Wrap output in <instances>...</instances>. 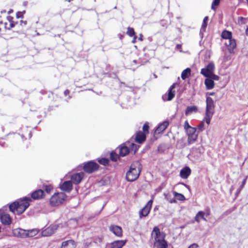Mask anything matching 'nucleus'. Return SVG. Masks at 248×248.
<instances>
[{"instance_id": "f257e3e1", "label": "nucleus", "mask_w": 248, "mask_h": 248, "mask_svg": "<svg viewBox=\"0 0 248 248\" xmlns=\"http://www.w3.org/2000/svg\"><path fill=\"white\" fill-rule=\"evenodd\" d=\"M31 201L30 197H25L13 202L9 205V210L14 214L21 215L29 207L30 202Z\"/></svg>"}, {"instance_id": "f03ea898", "label": "nucleus", "mask_w": 248, "mask_h": 248, "mask_svg": "<svg viewBox=\"0 0 248 248\" xmlns=\"http://www.w3.org/2000/svg\"><path fill=\"white\" fill-rule=\"evenodd\" d=\"M141 170V166L139 161L134 162L131 165L129 171L126 174L128 181L133 182L137 179Z\"/></svg>"}, {"instance_id": "7ed1b4c3", "label": "nucleus", "mask_w": 248, "mask_h": 248, "mask_svg": "<svg viewBox=\"0 0 248 248\" xmlns=\"http://www.w3.org/2000/svg\"><path fill=\"white\" fill-rule=\"evenodd\" d=\"M215 113L214 101L210 97H206V109L205 116L203 121H205L207 124L210 123Z\"/></svg>"}, {"instance_id": "20e7f679", "label": "nucleus", "mask_w": 248, "mask_h": 248, "mask_svg": "<svg viewBox=\"0 0 248 248\" xmlns=\"http://www.w3.org/2000/svg\"><path fill=\"white\" fill-rule=\"evenodd\" d=\"M66 195L63 192L55 193L50 199L52 206H58L62 204L66 199Z\"/></svg>"}, {"instance_id": "39448f33", "label": "nucleus", "mask_w": 248, "mask_h": 248, "mask_svg": "<svg viewBox=\"0 0 248 248\" xmlns=\"http://www.w3.org/2000/svg\"><path fill=\"white\" fill-rule=\"evenodd\" d=\"M153 238H154L155 242L166 241L165 240V235L163 232H161L157 227H155L151 233Z\"/></svg>"}, {"instance_id": "423d86ee", "label": "nucleus", "mask_w": 248, "mask_h": 248, "mask_svg": "<svg viewBox=\"0 0 248 248\" xmlns=\"http://www.w3.org/2000/svg\"><path fill=\"white\" fill-rule=\"evenodd\" d=\"M99 165L93 161H90L85 163L83 170L87 173H91L98 170Z\"/></svg>"}, {"instance_id": "0eeeda50", "label": "nucleus", "mask_w": 248, "mask_h": 248, "mask_svg": "<svg viewBox=\"0 0 248 248\" xmlns=\"http://www.w3.org/2000/svg\"><path fill=\"white\" fill-rule=\"evenodd\" d=\"M176 85V83H173L169 89L168 93L162 95V98L164 101H170L174 98L175 93L174 88Z\"/></svg>"}, {"instance_id": "6e6552de", "label": "nucleus", "mask_w": 248, "mask_h": 248, "mask_svg": "<svg viewBox=\"0 0 248 248\" xmlns=\"http://www.w3.org/2000/svg\"><path fill=\"white\" fill-rule=\"evenodd\" d=\"M153 203V201L152 200L148 201L146 205L140 210L139 212L140 217L141 218L142 217H146L148 215L150 212L152 205Z\"/></svg>"}, {"instance_id": "1a4fd4ad", "label": "nucleus", "mask_w": 248, "mask_h": 248, "mask_svg": "<svg viewBox=\"0 0 248 248\" xmlns=\"http://www.w3.org/2000/svg\"><path fill=\"white\" fill-rule=\"evenodd\" d=\"M84 173L80 172L72 174L71 176V181L75 185L79 184L84 176Z\"/></svg>"}, {"instance_id": "9d476101", "label": "nucleus", "mask_w": 248, "mask_h": 248, "mask_svg": "<svg viewBox=\"0 0 248 248\" xmlns=\"http://www.w3.org/2000/svg\"><path fill=\"white\" fill-rule=\"evenodd\" d=\"M117 150H119V155L120 156H125L130 152V148L127 145L126 143H124L118 147Z\"/></svg>"}, {"instance_id": "9b49d317", "label": "nucleus", "mask_w": 248, "mask_h": 248, "mask_svg": "<svg viewBox=\"0 0 248 248\" xmlns=\"http://www.w3.org/2000/svg\"><path fill=\"white\" fill-rule=\"evenodd\" d=\"M0 218L2 224L8 225L11 223L12 218L10 215L4 213L3 211L0 210Z\"/></svg>"}, {"instance_id": "f8f14e48", "label": "nucleus", "mask_w": 248, "mask_h": 248, "mask_svg": "<svg viewBox=\"0 0 248 248\" xmlns=\"http://www.w3.org/2000/svg\"><path fill=\"white\" fill-rule=\"evenodd\" d=\"M14 236L22 238L27 237V230L21 228L15 229L13 231Z\"/></svg>"}, {"instance_id": "ddd939ff", "label": "nucleus", "mask_w": 248, "mask_h": 248, "mask_svg": "<svg viewBox=\"0 0 248 248\" xmlns=\"http://www.w3.org/2000/svg\"><path fill=\"white\" fill-rule=\"evenodd\" d=\"M228 47L230 53H232L233 52L234 49L236 47V44L235 40L232 38L227 40L225 43Z\"/></svg>"}, {"instance_id": "4468645a", "label": "nucleus", "mask_w": 248, "mask_h": 248, "mask_svg": "<svg viewBox=\"0 0 248 248\" xmlns=\"http://www.w3.org/2000/svg\"><path fill=\"white\" fill-rule=\"evenodd\" d=\"M60 188L62 190L69 192L72 189V183L71 181H64L61 186Z\"/></svg>"}, {"instance_id": "2eb2a0df", "label": "nucleus", "mask_w": 248, "mask_h": 248, "mask_svg": "<svg viewBox=\"0 0 248 248\" xmlns=\"http://www.w3.org/2000/svg\"><path fill=\"white\" fill-rule=\"evenodd\" d=\"M109 230L118 237H121L122 236V229L120 226L111 225L109 227Z\"/></svg>"}, {"instance_id": "dca6fc26", "label": "nucleus", "mask_w": 248, "mask_h": 248, "mask_svg": "<svg viewBox=\"0 0 248 248\" xmlns=\"http://www.w3.org/2000/svg\"><path fill=\"white\" fill-rule=\"evenodd\" d=\"M191 173V170L188 167L183 168L180 172V176L182 178L186 179Z\"/></svg>"}, {"instance_id": "f3484780", "label": "nucleus", "mask_w": 248, "mask_h": 248, "mask_svg": "<svg viewBox=\"0 0 248 248\" xmlns=\"http://www.w3.org/2000/svg\"><path fill=\"white\" fill-rule=\"evenodd\" d=\"M169 122L168 121H165L162 123L160 124L156 127L155 132L160 133L164 131L168 126Z\"/></svg>"}, {"instance_id": "a211bd4d", "label": "nucleus", "mask_w": 248, "mask_h": 248, "mask_svg": "<svg viewBox=\"0 0 248 248\" xmlns=\"http://www.w3.org/2000/svg\"><path fill=\"white\" fill-rule=\"evenodd\" d=\"M146 140V135L144 133L141 131H139L137 133L135 140L139 143H141Z\"/></svg>"}, {"instance_id": "6ab92c4d", "label": "nucleus", "mask_w": 248, "mask_h": 248, "mask_svg": "<svg viewBox=\"0 0 248 248\" xmlns=\"http://www.w3.org/2000/svg\"><path fill=\"white\" fill-rule=\"evenodd\" d=\"M44 191L42 189H38L33 192L31 194V197L34 200H38L42 198L44 196Z\"/></svg>"}, {"instance_id": "aec40b11", "label": "nucleus", "mask_w": 248, "mask_h": 248, "mask_svg": "<svg viewBox=\"0 0 248 248\" xmlns=\"http://www.w3.org/2000/svg\"><path fill=\"white\" fill-rule=\"evenodd\" d=\"M198 110V107L196 106H188L185 110V115H190L193 113H197Z\"/></svg>"}, {"instance_id": "412c9836", "label": "nucleus", "mask_w": 248, "mask_h": 248, "mask_svg": "<svg viewBox=\"0 0 248 248\" xmlns=\"http://www.w3.org/2000/svg\"><path fill=\"white\" fill-rule=\"evenodd\" d=\"M126 243L125 240H117L111 243V248H122Z\"/></svg>"}, {"instance_id": "4be33fe9", "label": "nucleus", "mask_w": 248, "mask_h": 248, "mask_svg": "<svg viewBox=\"0 0 248 248\" xmlns=\"http://www.w3.org/2000/svg\"><path fill=\"white\" fill-rule=\"evenodd\" d=\"M55 230V226H49L42 232V235L45 236H50L54 232Z\"/></svg>"}, {"instance_id": "5701e85b", "label": "nucleus", "mask_w": 248, "mask_h": 248, "mask_svg": "<svg viewBox=\"0 0 248 248\" xmlns=\"http://www.w3.org/2000/svg\"><path fill=\"white\" fill-rule=\"evenodd\" d=\"M204 84L207 90H211L213 89L215 85V83L213 80V79H211L210 77L207 78L205 79Z\"/></svg>"}, {"instance_id": "b1692460", "label": "nucleus", "mask_w": 248, "mask_h": 248, "mask_svg": "<svg viewBox=\"0 0 248 248\" xmlns=\"http://www.w3.org/2000/svg\"><path fill=\"white\" fill-rule=\"evenodd\" d=\"M168 244L166 241L154 242V248H167Z\"/></svg>"}, {"instance_id": "393cba45", "label": "nucleus", "mask_w": 248, "mask_h": 248, "mask_svg": "<svg viewBox=\"0 0 248 248\" xmlns=\"http://www.w3.org/2000/svg\"><path fill=\"white\" fill-rule=\"evenodd\" d=\"M205 214V213L203 211L198 212L195 217V220L198 223L200 222L201 219L206 221V219L204 217Z\"/></svg>"}, {"instance_id": "a878e982", "label": "nucleus", "mask_w": 248, "mask_h": 248, "mask_svg": "<svg viewBox=\"0 0 248 248\" xmlns=\"http://www.w3.org/2000/svg\"><path fill=\"white\" fill-rule=\"evenodd\" d=\"M221 37L223 39L229 40L232 38V34L231 31L225 30L221 33Z\"/></svg>"}, {"instance_id": "bb28decb", "label": "nucleus", "mask_w": 248, "mask_h": 248, "mask_svg": "<svg viewBox=\"0 0 248 248\" xmlns=\"http://www.w3.org/2000/svg\"><path fill=\"white\" fill-rule=\"evenodd\" d=\"M39 232L37 229L27 230V237H31L36 235Z\"/></svg>"}, {"instance_id": "cd10ccee", "label": "nucleus", "mask_w": 248, "mask_h": 248, "mask_svg": "<svg viewBox=\"0 0 248 248\" xmlns=\"http://www.w3.org/2000/svg\"><path fill=\"white\" fill-rule=\"evenodd\" d=\"M191 69L189 68H187L183 71L181 74V78L183 79L186 78L188 75L190 74Z\"/></svg>"}, {"instance_id": "c85d7f7f", "label": "nucleus", "mask_w": 248, "mask_h": 248, "mask_svg": "<svg viewBox=\"0 0 248 248\" xmlns=\"http://www.w3.org/2000/svg\"><path fill=\"white\" fill-rule=\"evenodd\" d=\"M198 137V134H195L193 135H188V143L189 144H191L194 143L197 140Z\"/></svg>"}, {"instance_id": "c756f323", "label": "nucleus", "mask_w": 248, "mask_h": 248, "mask_svg": "<svg viewBox=\"0 0 248 248\" xmlns=\"http://www.w3.org/2000/svg\"><path fill=\"white\" fill-rule=\"evenodd\" d=\"M173 195L175 199L177 200L184 201L186 199L185 197L183 194L177 193V192L174 191Z\"/></svg>"}, {"instance_id": "7c9ffc66", "label": "nucleus", "mask_w": 248, "mask_h": 248, "mask_svg": "<svg viewBox=\"0 0 248 248\" xmlns=\"http://www.w3.org/2000/svg\"><path fill=\"white\" fill-rule=\"evenodd\" d=\"M126 144L128 145V146L129 147L130 150H131V151H133L134 153L135 154L138 149V146L134 143L128 142V143H126Z\"/></svg>"}, {"instance_id": "2f4dec72", "label": "nucleus", "mask_w": 248, "mask_h": 248, "mask_svg": "<svg viewBox=\"0 0 248 248\" xmlns=\"http://www.w3.org/2000/svg\"><path fill=\"white\" fill-rule=\"evenodd\" d=\"M201 73L206 78L210 77V75L212 74L209 71L207 70L206 67L201 69Z\"/></svg>"}, {"instance_id": "473e14b6", "label": "nucleus", "mask_w": 248, "mask_h": 248, "mask_svg": "<svg viewBox=\"0 0 248 248\" xmlns=\"http://www.w3.org/2000/svg\"><path fill=\"white\" fill-rule=\"evenodd\" d=\"M208 20V16L204 17L203 20L202 25V27L201 29V31H200L201 33L202 32V31H205V29L207 27V21Z\"/></svg>"}, {"instance_id": "72a5a7b5", "label": "nucleus", "mask_w": 248, "mask_h": 248, "mask_svg": "<svg viewBox=\"0 0 248 248\" xmlns=\"http://www.w3.org/2000/svg\"><path fill=\"white\" fill-rule=\"evenodd\" d=\"M206 68L209 71L211 74L213 72V71L215 69V65L213 62H210L209 64L206 66Z\"/></svg>"}, {"instance_id": "f704fd0d", "label": "nucleus", "mask_w": 248, "mask_h": 248, "mask_svg": "<svg viewBox=\"0 0 248 248\" xmlns=\"http://www.w3.org/2000/svg\"><path fill=\"white\" fill-rule=\"evenodd\" d=\"M98 162L101 165L107 166L108 165L109 160L106 158H102L98 159Z\"/></svg>"}, {"instance_id": "c9c22d12", "label": "nucleus", "mask_w": 248, "mask_h": 248, "mask_svg": "<svg viewBox=\"0 0 248 248\" xmlns=\"http://www.w3.org/2000/svg\"><path fill=\"white\" fill-rule=\"evenodd\" d=\"M119 155L114 152H112L110 155V158L113 161H116L119 158Z\"/></svg>"}, {"instance_id": "e433bc0d", "label": "nucleus", "mask_w": 248, "mask_h": 248, "mask_svg": "<svg viewBox=\"0 0 248 248\" xmlns=\"http://www.w3.org/2000/svg\"><path fill=\"white\" fill-rule=\"evenodd\" d=\"M68 243H73V240H69L64 241L62 244L61 248H69V244Z\"/></svg>"}, {"instance_id": "4c0bfd02", "label": "nucleus", "mask_w": 248, "mask_h": 248, "mask_svg": "<svg viewBox=\"0 0 248 248\" xmlns=\"http://www.w3.org/2000/svg\"><path fill=\"white\" fill-rule=\"evenodd\" d=\"M186 134L188 135H193L196 134V128L191 127V128L187 129L186 131Z\"/></svg>"}, {"instance_id": "58836bf2", "label": "nucleus", "mask_w": 248, "mask_h": 248, "mask_svg": "<svg viewBox=\"0 0 248 248\" xmlns=\"http://www.w3.org/2000/svg\"><path fill=\"white\" fill-rule=\"evenodd\" d=\"M43 187L47 193H49L53 189L52 186L50 185H44Z\"/></svg>"}, {"instance_id": "ea45409f", "label": "nucleus", "mask_w": 248, "mask_h": 248, "mask_svg": "<svg viewBox=\"0 0 248 248\" xmlns=\"http://www.w3.org/2000/svg\"><path fill=\"white\" fill-rule=\"evenodd\" d=\"M127 34L130 37H133V36L135 35V32L134 31V30L132 28L128 27L127 28V31L126 32Z\"/></svg>"}, {"instance_id": "a19ab883", "label": "nucleus", "mask_w": 248, "mask_h": 248, "mask_svg": "<svg viewBox=\"0 0 248 248\" xmlns=\"http://www.w3.org/2000/svg\"><path fill=\"white\" fill-rule=\"evenodd\" d=\"M220 0H213L212 3V6H211V8L212 10H216L215 7L219 5V4L220 3Z\"/></svg>"}, {"instance_id": "79ce46f5", "label": "nucleus", "mask_w": 248, "mask_h": 248, "mask_svg": "<svg viewBox=\"0 0 248 248\" xmlns=\"http://www.w3.org/2000/svg\"><path fill=\"white\" fill-rule=\"evenodd\" d=\"M204 122L202 121V122L198 126V132H200L202 131L203 127H204Z\"/></svg>"}, {"instance_id": "37998d69", "label": "nucleus", "mask_w": 248, "mask_h": 248, "mask_svg": "<svg viewBox=\"0 0 248 248\" xmlns=\"http://www.w3.org/2000/svg\"><path fill=\"white\" fill-rule=\"evenodd\" d=\"M149 126L148 125V124L147 123H145L144 124L143 127H142V130L144 132H148Z\"/></svg>"}, {"instance_id": "c03bdc74", "label": "nucleus", "mask_w": 248, "mask_h": 248, "mask_svg": "<svg viewBox=\"0 0 248 248\" xmlns=\"http://www.w3.org/2000/svg\"><path fill=\"white\" fill-rule=\"evenodd\" d=\"M184 127V129L186 131L187 129L191 128L192 126H191L189 124L188 121L186 120L185 122Z\"/></svg>"}, {"instance_id": "a18cd8bd", "label": "nucleus", "mask_w": 248, "mask_h": 248, "mask_svg": "<svg viewBox=\"0 0 248 248\" xmlns=\"http://www.w3.org/2000/svg\"><path fill=\"white\" fill-rule=\"evenodd\" d=\"M211 79H213V80L214 81V80H218L219 78V77L217 76V75H216L215 74H213L211 76V78H210Z\"/></svg>"}, {"instance_id": "49530a36", "label": "nucleus", "mask_w": 248, "mask_h": 248, "mask_svg": "<svg viewBox=\"0 0 248 248\" xmlns=\"http://www.w3.org/2000/svg\"><path fill=\"white\" fill-rule=\"evenodd\" d=\"M247 176L243 180L242 182V184L240 186V188L241 189H242L244 186L245 185L246 183V181H247Z\"/></svg>"}, {"instance_id": "de8ad7c7", "label": "nucleus", "mask_w": 248, "mask_h": 248, "mask_svg": "<svg viewBox=\"0 0 248 248\" xmlns=\"http://www.w3.org/2000/svg\"><path fill=\"white\" fill-rule=\"evenodd\" d=\"M199 246L196 243L190 245L188 248H198Z\"/></svg>"}, {"instance_id": "09e8293b", "label": "nucleus", "mask_w": 248, "mask_h": 248, "mask_svg": "<svg viewBox=\"0 0 248 248\" xmlns=\"http://www.w3.org/2000/svg\"><path fill=\"white\" fill-rule=\"evenodd\" d=\"M245 18L243 17H239L238 18V22L241 24H244V23L243 22V20H245Z\"/></svg>"}, {"instance_id": "8fccbe9b", "label": "nucleus", "mask_w": 248, "mask_h": 248, "mask_svg": "<svg viewBox=\"0 0 248 248\" xmlns=\"http://www.w3.org/2000/svg\"><path fill=\"white\" fill-rule=\"evenodd\" d=\"M16 17L17 18H20L23 17L22 13L20 12H18L16 13Z\"/></svg>"}, {"instance_id": "3c124183", "label": "nucleus", "mask_w": 248, "mask_h": 248, "mask_svg": "<svg viewBox=\"0 0 248 248\" xmlns=\"http://www.w3.org/2000/svg\"><path fill=\"white\" fill-rule=\"evenodd\" d=\"M69 244V248H74L75 246V241L73 240V243H68Z\"/></svg>"}, {"instance_id": "603ef678", "label": "nucleus", "mask_w": 248, "mask_h": 248, "mask_svg": "<svg viewBox=\"0 0 248 248\" xmlns=\"http://www.w3.org/2000/svg\"><path fill=\"white\" fill-rule=\"evenodd\" d=\"M10 27L8 28L9 30H10L11 28H13L15 26V24L13 22H11L10 20Z\"/></svg>"}, {"instance_id": "864d4df0", "label": "nucleus", "mask_w": 248, "mask_h": 248, "mask_svg": "<svg viewBox=\"0 0 248 248\" xmlns=\"http://www.w3.org/2000/svg\"><path fill=\"white\" fill-rule=\"evenodd\" d=\"M69 93V91L68 90H66L64 92V94L65 96H66L67 94H68Z\"/></svg>"}, {"instance_id": "5fc2aeb1", "label": "nucleus", "mask_w": 248, "mask_h": 248, "mask_svg": "<svg viewBox=\"0 0 248 248\" xmlns=\"http://www.w3.org/2000/svg\"><path fill=\"white\" fill-rule=\"evenodd\" d=\"M215 94V93L214 92H210V93H207L206 95L212 96V95H214Z\"/></svg>"}, {"instance_id": "6e6d98bb", "label": "nucleus", "mask_w": 248, "mask_h": 248, "mask_svg": "<svg viewBox=\"0 0 248 248\" xmlns=\"http://www.w3.org/2000/svg\"><path fill=\"white\" fill-rule=\"evenodd\" d=\"M133 37H134V38L132 42V43H134L136 42V39L137 38V36L136 35H134V36H133Z\"/></svg>"}, {"instance_id": "4d7b16f0", "label": "nucleus", "mask_w": 248, "mask_h": 248, "mask_svg": "<svg viewBox=\"0 0 248 248\" xmlns=\"http://www.w3.org/2000/svg\"><path fill=\"white\" fill-rule=\"evenodd\" d=\"M170 203H174V202H176V200L175 199H171V200L170 201Z\"/></svg>"}, {"instance_id": "13d9d810", "label": "nucleus", "mask_w": 248, "mask_h": 248, "mask_svg": "<svg viewBox=\"0 0 248 248\" xmlns=\"http://www.w3.org/2000/svg\"><path fill=\"white\" fill-rule=\"evenodd\" d=\"M23 24L24 25H26L27 24V21H23L21 20V25H22Z\"/></svg>"}, {"instance_id": "bf43d9fd", "label": "nucleus", "mask_w": 248, "mask_h": 248, "mask_svg": "<svg viewBox=\"0 0 248 248\" xmlns=\"http://www.w3.org/2000/svg\"><path fill=\"white\" fill-rule=\"evenodd\" d=\"M139 39L140 41H142V35L141 34H140V37L139 38Z\"/></svg>"}, {"instance_id": "052dcab7", "label": "nucleus", "mask_w": 248, "mask_h": 248, "mask_svg": "<svg viewBox=\"0 0 248 248\" xmlns=\"http://www.w3.org/2000/svg\"><path fill=\"white\" fill-rule=\"evenodd\" d=\"M246 33L247 35H248V28L247 29L246 31Z\"/></svg>"}, {"instance_id": "680f3d73", "label": "nucleus", "mask_w": 248, "mask_h": 248, "mask_svg": "<svg viewBox=\"0 0 248 248\" xmlns=\"http://www.w3.org/2000/svg\"><path fill=\"white\" fill-rule=\"evenodd\" d=\"M133 62L135 64H137V61L136 60H133Z\"/></svg>"}, {"instance_id": "e2e57ef3", "label": "nucleus", "mask_w": 248, "mask_h": 248, "mask_svg": "<svg viewBox=\"0 0 248 248\" xmlns=\"http://www.w3.org/2000/svg\"><path fill=\"white\" fill-rule=\"evenodd\" d=\"M242 189H241V188L240 187V189L237 191V193H239L240 192V191H241Z\"/></svg>"}, {"instance_id": "0e129e2a", "label": "nucleus", "mask_w": 248, "mask_h": 248, "mask_svg": "<svg viewBox=\"0 0 248 248\" xmlns=\"http://www.w3.org/2000/svg\"><path fill=\"white\" fill-rule=\"evenodd\" d=\"M181 47V46H180V45H177V48H179V47Z\"/></svg>"}, {"instance_id": "69168bd1", "label": "nucleus", "mask_w": 248, "mask_h": 248, "mask_svg": "<svg viewBox=\"0 0 248 248\" xmlns=\"http://www.w3.org/2000/svg\"><path fill=\"white\" fill-rule=\"evenodd\" d=\"M154 77H155V78H157V76L155 74H154Z\"/></svg>"}, {"instance_id": "338daca9", "label": "nucleus", "mask_w": 248, "mask_h": 248, "mask_svg": "<svg viewBox=\"0 0 248 248\" xmlns=\"http://www.w3.org/2000/svg\"><path fill=\"white\" fill-rule=\"evenodd\" d=\"M13 11L12 10H10L9 11V13H10L11 12H12Z\"/></svg>"}, {"instance_id": "774afa93", "label": "nucleus", "mask_w": 248, "mask_h": 248, "mask_svg": "<svg viewBox=\"0 0 248 248\" xmlns=\"http://www.w3.org/2000/svg\"><path fill=\"white\" fill-rule=\"evenodd\" d=\"M71 98V96H69L68 98H69V99H70V98Z\"/></svg>"}]
</instances>
